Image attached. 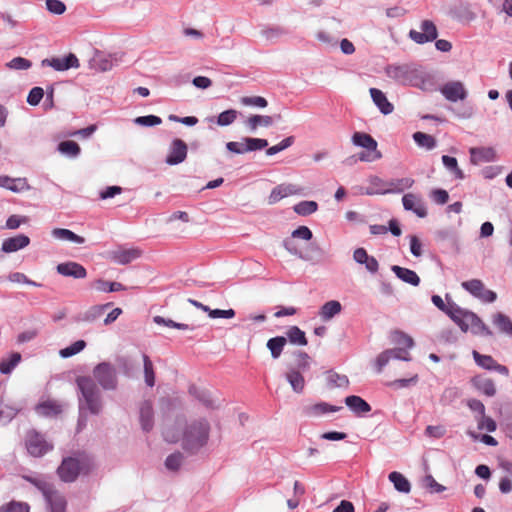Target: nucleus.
<instances>
[{
	"label": "nucleus",
	"instance_id": "nucleus-1",
	"mask_svg": "<svg viewBox=\"0 0 512 512\" xmlns=\"http://www.w3.org/2000/svg\"><path fill=\"white\" fill-rule=\"evenodd\" d=\"M76 384L82 396L80 398V410L87 409L91 414H99L103 404L95 380L90 376H79L76 378Z\"/></svg>",
	"mask_w": 512,
	"mask_h": 512
},
{
	"label": "nucleus",
	"instance_id": "nucleus-2",
	"mask_svg": "<svg viewBox=\"0 0 512 512\" xmlns=\"http://www.w3.org/2000/svg\"><path fill=\"white\" fill-rule=\"evenodd\" d=\"M210 425L207 420H195L187 424L182 434L185 450L194 452L206 445L209 439Z\"/></svg>",
	"mask_w": 512,
	"mask_h": 512
},
{
	"label": "nucleus",
	"instance_id": "nucleus-3",
	"mask_svg": "<svg viewBox=\"0 0 512 512\" xmlns=\"http://www.w3.org/2000/svg\"><path fill=\"white\" fill-rule=\"evenodd\" d=\"M386 73L388 77L401 84L411 85L421 89H426L429 81L421 69L412 65L389 66L386 69Z\"/></svg>",
	"mask_w": 512,
	"mask_h": 512
},
{
	"label": "nucleus",
	"instance_id": "nucleus-4",
	"mask_svg": "<svg viewBox=\"0 0 512 512\" xmlns=\"http://www.w3.org/2000/svg\"><path fill=\"white\" fill-rule=\"evenodd\" d=\"M92 467L91 459L85 453L76 457H66L57 469L59 478L64 482H73L80 473H87Z\"/></svg>",
	"mask_w": 512,
	"mask_h": 512
},
{
	"label": "nucleus",
	"instance_id": "nucleus-5",
	"mask_svg": "<svg viewBox=\"0 0 512 512\" xmlns=\"http://www.w3.org/2000/svg\"><path fill=\"white\" fill-rule=\"evenodd\" d=\"M25 479L42 492L49 505L50 512H65L66 500L64 496L56 491L50 483L32 477H25Z\"/></svg>",
	"mask_w": 512,
	"mask_h": 512
},
{
	"label": "nucleus",
	"instance_id": "nucleus-6",
	"mask_svg": "<svg viewBox=\"0 0 512 512\" xmlns=\"http://www.w3.org/2000/svg\"><path fill=\"white\" fill-rule=\"evenodd\" d=\"M355 145L367 149L366 152L359 154V160L363 162H372L379 160L382 157L381 152L377 149L376 140L367 133L355 132L352 137Z\"/></svg>",
	"mask_w": 512,
	"mask_h": 512
},
{
	"label": "nucleus",
	"instance_id": "nucleus-7",
	"mask_svg": "<svg viewBox=\"0 0 512 512\" xmlns=\"http://www.w3.org/2000/svg\"><path fill=\"white\" fill-rule=\"evenodd\" d=\"M296 357L298 361L297 369H290L286 373V379L294 392L302 393L305 387V380L301 371H305L309 368L310 357L305 352H298Z\"/></svg>",
	"mask_w": 512,
	"mask_h": 512
},
{
	"label": "nucleus",
	"instance_id": "nucleus-8",
	"mask_svg": "<svg viewBox=\"0 0 512 512\" xmlns=\"http://www.w3.org/2000/svg\"><path fill=\"white\" fill-rule=\"evenodd\" d=\"M25 445L28 453L33 457H41L53 449V444L36 430L26 433Z\"/></svg>",
	"mask_w": 512,
	"mask_h": 512
},
{
	"label": "nucleus",
	"instance_id": "nucleus-9",
	"mask_svg": "<svg viewBox=\"0 0 512 512\" xmlns=\"http://www.w3.org/2000/svg\"><path fill=\"white\" fill-rule=\"evenodd\" d=\"M93 376L103 389L113 390L117 386L116 370L109 363L98 364L93 370Z\"/></svg>",
	"mask_w": 512,
	"mask_h": 512
},
{
	"label": "nucleus",
	"instance_id": "nucleus-10",
	"mask_svg": "<svg viewBox=\"0 0 512 512\" xmlns=\"http://www.w3.org/2000/svg\"><path fill=\"white\" fill-rule=\"evenodd\" d=\"M461 286L474 297L479 298L483 302L492 303L497 298L496 293L492 290L486 289L484 283L479 279L464 281L462 282Z\"/></svg>",
	"mask_w": 512,
	"mask_h": 512
},
{
	"label": "nucleus",
	"instance_id": "nucleus-11",
	"mask_svg": "<svg viewBox=\"0 0 512 512\" xmlns=\"http://www.w3.org/2000/svg\"><path fill=\"white\" fill-rule=\"evenodd\" d=\"M421 31L410 30L409 37L417 44H424L434 41L437 36L436 25L431 20H424L420 25Z\"/></svg>",
	"mask_w": 512,
	"mask_h": 512
},
{
	"label": "nucleus",
	"instance_id": "nucleus-12",
	"mask_svg": "<svg viewBox=\"0 0 512 512\" xmlns=\"http://www.w3.org/2000/svg\"><path fill=\"white\" fill-rule=\"evenodd\" d=\"M304 189L292 183H283L274 187L268 197L269 204H275L279 202L281 199L294 196V195H302Z\"/></svg>",
	"mask_w": 512,
	"mask_h": 512
},
{
	"label": "nucleus",
	"instance_id": "nucleus-13",
	"mask_svg": "<svg viewBox=\"0 0 512 512\" xmlns=\"http://www.w3.org/2000/svg\"><path fill=\"white\" fill-rule=\"evenodd\" d=\"M42 66H49L56 71H65L70 68H78L79 60L75 54L69 53L63 58L54 57L51 59H44L41 62Z\"/></svg>",
	"mask_w": 512,
	"mask_h": 512
},
{
	"label": "nucleus",
	"instance_id": "nucleus-14",
	"mask_svg": "<svg viewBox=\"0 0 512 512\" xmlns=\"http://www.w3.org/2000/svg\"><path fill=\"white\" fill-rule=\"evenodd\" d=\"M442 95L451 102L464 100L467 96V91L460 81H450L445 83L440 89Z\"/></svg>",
	"mask_w": 512,
	"mask_h": 512
},
{
	"label": "nucleus",
	"instance_id": "nucleus-15",
	"mask_svg": "<svg viewBox=\"0 0 512 512\" xmlns=\"http://www.w3.org/2000/svg\"><path fill=\"white\" fill-rule=\"evenodd\" d=\"M187 157V145L181 139H174L170 146L166 163L169 165H177L182 163Z\"/></svg>",
	"mask_w": 512,
	"mask_h": 512
},
{
	"label": "nucleus",
	"instance_id": "nucleus-16",
	"mask_svg": "<svg viewBox=\"0 0 512 512\" xmlns=\"http://www.w3.org/2000/svg\"><path fill=\"white\" fill-rule=\"evenodd\" d=\"M56 270L62 276L73 277L75 279H83L87 276L85 267L73 261L58 264Z\"/></svg>",
	"mask_w": 512,
	"mask_h": 512
},
{
	"label": "nucleus",
	"instance_id": "nucleus-17",
	"mask_svg": "<svg viewBox=\"0 0 512 512\" xmlns=\"http://www.w3.org/2000/svg\"><path fill=\"white\" fill-rule=\"evenodd\" d=\"M142 251L139 248H119L111 252V259L121 265H126L139 257H141Z\"/></svg>",
	"mask_w": 512,
	"mask_h": 512
},
{
	"label": "nucleus",
	"instance_id": "nucleus-18",
	"mask_svg": "<svg viewBox=\"0 0 512 512\" xmlns=\"http://www.w3.org/2000/svg\"><path fill=\"white\" fill-rule=\"evenodd\" d=\"M402 203L404 209L413 211L418 217L424 218L427 216L425 204L422 199L415 194H405L402 198Z\"/></svg>",
	"mask_w": 512,
	"mask_h": 512
},
{
	"label": "nucleus",
	"instance_id": "nucleus-19",
	"mask_svg": "<svg viewBox=\"0 0 512 512\" xmlns=\"http://www.w3.org/2000/svg\"><path fill=\"white\" fill-rule=\"evenodd\" d=\"M29 243L30 239L28 236L24 234H19L14 237L5 239L2 242L1 250L4 253H12L27 247Z\"/></svg>",
	"mask_w": 512,
	"mask_h": 512
},
{
	"label": "nucleus",
	"instance_id": "nucleus-20",
	"mask_svg": "<svg viewBox=\"0 0 512 512\" xmlns=\"http://www.w3.org/2000/svg\"><path fill=\"white\" fill-rule=\"evenodd\" d=\"M63 411V405L55 399H47L36 406L39 415L50 417L57 416Z\"/></svg>",
	"mask_w": 512,
	"mask_h": 512
},
{
	"label": "nucleus",
	"instance_id": "nucleus-21",
	"mask_svg": "<svg viewBox=\"0 0 512 512\" xmlns=\"http://www.w3.org/2000/svg\"><path fill=\"white\" fill-rule=\"evenodd\" d=\"M413 184L414 180L412 178L393 179L385 181V184L382 185L384 188L379 191L385 192V194L400 193L405 189L411 188Z\"/></svg>",
	"mask_w": 512,
	"mask_h": 512
},
{
	"label": "nucleus",
	"instance_id": "nucleus-22",
	"mask_svg": "<svg viewBox=\"0 0 512 512\" xmlns=\"http://www.w3.org/2000/svg\"><path fill=\"white\" fill-rule=\"evenodd\" d=\"M0 186L16 193L30 188L26 178H10L8 176H0Z\"/></svg>",
	"mask_w": 512,
	"mask_h": 512
},
{
	"label": "nucleus",
	"instance_id": "nucleus-23",
	"mask_svg": "<svg viewBox=\"0 0 512 512\" xmlns=\"http://www.w3.org/2000/svg\"><path fill=\"white\" fill-rule=\"evenodd\" d=\"M369 92L373 102L383 114L387 115L393 112V105L388 101L387 97L381 90L377 88H370Z\"/></svg>",
	"mask_w": 512,
	"mask_h": 512
},
{
	"label": "nucleus",
	"instance_id": "nucleus-24",
	"mask_svg": "<svg viewBox=\"0 0 512 512\" xmlns=\"http://www.w3.org/2000/svg\"><path fill=\"white\" fill-rule=\"evenodd\" d=\"M391 270L395 273V275L401 279L403 282L408 283L413 286H418L420 284V278L417 273L408 268H403L398 265H393Z\"/></svg>",
	"mask_w": 512,
	"mask_h": 512
},
{
	"label": "nucleus",
	"instance_id": "nucleus-25",
	"mask_svg": "<svg viewBox=\"0 0 512 512\" xmlns=\"http://www.w3.org/2000/svg\"><path fill=\"white\" fill-rule=\"evenodd\" d=\"M345 404L356 414L361 415L371 411L368 402L359 396L351 395L345 398Z\"/></svg>",
	"mask_w": 512,
	"mask_h": 512
},
{
	"label": "nucleus",
	"instance_id": "nucleus-26",
	"mask_svg": "<svg viewBox=\"0 0 512 512\" xmlns=\"http://www.w3.org/2000/svg\"><path fill=\"white\" fill-rule=\"evenodd\" d=\"M140 423L146 432L153 428V407L149 401H144L140 406Z\"/></svg>",
	"mask_w": 512,
	"mask_h": 512
},
{
	"label": "nucleus",
	"instance_id": "nucleus-27",
	"mask_svg": "<svg viewBox=\"0 0 512 512\" xmlns=\"http://www.w3.org/2000/svg\"><path fill=\"white\" fill-rule=\"evenodd\" d=\"M472 383L477 390H479L486 396L491 397L496 394L494 382L490 378L478 375L472 379Z\"/></svg>",
	"mask_w": 512,
	"mask_h": 512
},
{
	"label": "nucleus",
	"instance_id": "nucleus-28",
	"mask_svg": "<svg viewBox=\"0 0 512 512\" xmlns=\"http://www.w3.org/2000/svg\"><path fill=\"white\" fill-rule=\"evenodd\" d=\"M286 339L293 345L306 346L308 340L306 334L298 326H290L286 331Z\"/></svg>",
	"mask_w": 512,
	"mask_h": 512
},
{
	"label": "nucleus",
	"instance_id": "nucleus-29",
	"mask_svg": "<svg viewBox=\"0 0 512 512\" xmlns=\"http://www.w3.org/2000/svg\"><path fill=\"white\" fill-rule=\"evenodd\" d=\"M492 322L501 333L512 337V321L507 315L498 312L493 315Z\"/></svg>",
	"mask_w": 512,
	"mask_h": 512
},
{
	"label": "nucleus",
	"instance_id": "nucleus-30",
	"mask_svg": "<svg viewBox=\"0 0 512 512\" xmlns=\"http://www.w3.org/2000/svg\"><path fill=\"white\" fill-rule=\"evenodd\" d=\"M342 306L339 301L331 300L326 302L320 309L319 315L320 317L328 321L333 318L335 315L341 312Z\"/></svg>",
	"mask_w": 512,
	"mask_h": 512
},
{
	"label": "nucleus",
	"instance_id": "nucleus-31",
	"mask_svg": "<svg viewBox=\"0 0 512 512\" xmlns=\"http://www.w3.org/2000/svg\"><path fill=\"white\" fill-rule=\"evenodd\" d=\"M286 343H287L286 337H284V336H277V337L270 338L267 341L266 345H267V348L271 352V356L274 359H277V358L280 357V355H281V353H282Z\"/></svg>",
	"mask_w": 512,
	"mask_h": 512
},
{
	"label": "nucleus",
	"instance_id": "nucleus-32",
	"mask_svg": "<svg viewBox=\"0 0 512 512\" xmlns=\"http://www.w3.org/2000/svg\"><path fill=\"white\" fill-rule=\"evenodd\" d=\"M389 480L393 483L395 489L402 493H409L411 490L410 482L400 473L391 472L389 474Z\"/></svg>",
	"mask_w": 512,
	"mask_h": 512
},
{
	"label": "nucleus",
	"instance_id": "nucleus-33",
	"mask_svg": "<svg viewBox=\"0 0 512 512\" xmlns=\"http://www.w3.org/2000/svg\"><path fill=\"white\" fill-rule=\"evenodd\" d=\"M471 162L478 164L481 162H489L493 159V150L489 148H471Z\"/></svg>",
	"mask_w": 512,
	"mask_h": 512
},
{
	"label": "nucleus",
	"instance_id": "nucleus-34",
	"mask_svg": "<svg viewBox=\"0 0 512 512\" xmlns=\"http://www.w3.org/2000/svg\"><path fill=\"white\" fill-rule=\"evenodd\" d=\"M52 235L57 239L71 241L77 244H83L85 242V239L82 236H79L71 230L64 228H55L52 231Z\"/></svg>",
	"mask_w": 512,
	"mask_h": 512
},
{
	"label": "nucleus",
	"instance_id": "nucleus-35",
	"mask_svg": "<svg viewBox=\"0 0 512 512\" xmlns=\"http://www.w3.org/2000/svg\"><path fill=\"white\" fill-rule=\"evenodd\" d=\"M20 411V407L1 402L0 403V425L10 422Z\"/></svg>",
	"mask_w": 512,
	"mask_h": 512
},
{
	"label": "nucleus",
	"instance_id": "nucleus-36",
	"mask_svg": "<svg viewBox=\"0 0 512 512\" xmlns=\"http://www.w3.org/2000/svg\"><path fill=\"white\" fill-rule=\"evenodd\" d=\"M110 303L102 304V305H94L90 307L84 314H83V321L86 322H94L100 317L103 316L105 310L110 306Z\"/></svg>",
	"mask_w": 512,
	"mask_h": 512
},
{
	"label": "nucleus",
	"instance_id": "nucleus-37",
	"mask_svg": "<svg viewBox=\"0 0 512 512\" xmlns=\"http://www.w3.org/2000/svg\"><path fill=\"white\" fill-rule=\"evenodd\" d=\"M58 151L69 157H77L81 152V148L75 141L66 140L58 144Z\"/></svg>",
	"mask_w": 512,
	"mask_h": 512
},
{
	"label": "nucleus",
	"instance_id": "nucleus-38",
	"mask_svg": "<svg viewBox=\"0 0 512 512\" xmlns=\"http://www.w3.org/2000/svg\"><path fill=\"white\" fill-rule=\"evenodd\" d=\"M413 139L418 146L424 147L427 150H431L436 146V139L423 132H415L413 134Z\"/></svg>",
	"mask_w": 512,
	"mask_h": 512
},
{
	"label": "nucleus",
	"instance_id": "nucleus-39",
	"mask_svg": "<svg viewBox=\"0 0 512 512\" xmlns=\"http://www.w3.org/2000/svg\"><path fill=\"white\" fill-rule=\"evenodd\" d=\"M442 162L444 164V166L451 172L453 173L454 177L456 179H463L464 178V173L463 171L459 168L458 166V162H457V159L455 157H451V156H448V155H444L442 156Z\"/></svg>",
	"mask_w": 512,
	"mask_h": 512
},
{
	"label": "nucleus",
	"instance_id": "nucleus-40",
	"mask_svg": "<svg viewBox=\"0 0 512 512\" xmlns=\"http://www.w3.org/2000/svg\"><path fill=\"white\" fill-rule=\"evenodd\" d=\"M143 365H144V377L145 383L149 387H153L155 385V372L154 366L148 355H143Z\"/></svg>",
	"mask_w": 512,
	"mask_h": 512
},
{
	"label": "nucleus",
	"instance_id": "nucleus-41",
	"mask_svg": "<svg viewBox=\"0 0 512 512\" xmlns=\"http://www.w3.org/2000/svg\"><path fill=\"white\" fill-rule=\"evenodd\" d=\"M293 209L298 215L308 216L317 211L318 204L315 201H301Z\"/></svg>",
	"mask_w": 512,
	"mask_h": 512
},
{
	"label": "nucleus",
	"instance_id": "nucleus-42",
	"mask_svg": "<svg viewBox=\"0 0 512 512\" xmlns=\"http://www.w3.org/2000/svg\"><path fill=\"white\" fill-rule=\"evenodd\" d=\"M20 360L21 355L19 353H12L9 358L3 359L0 362V372L3 374L10 373Z\"/></svg>",
	"mask_w": 512,
	"mask_h": 512
},
{
	"label": "nucleus",
	"instance_id": "nucleus-43",
	"mask_svg": "<svg viewBox=\"0 0 512 512\" xmlns=\"http://www.w3.org/2000/svg\"><path fill=\"white\" fill-rule=\"evenodd\" d=\"M272 123V117L267 115H253L247 119V125L251 130H255L260 125L270 126Z\"/></svg>",
	"mask_w": 512,
	"mask_h": 512
},
{
	"label": "nucleus",
	"instance_id": "nucleus-44",
	"mask_svg": "<svg viewBox=\"0 0 512 512\" xmlns=\"http://www.w3.org/2000/svg\"><path fill=\"white\" fill-rule=\"evenodd\" d=\"M86 347V342L84 340H78L71 344L70 346L61 349L59 354L62 358H68L74 356L81 352Z\"/></svg>",
	"mask_w": 512,
	"mask_h": 512
},
{
	"label": "nucleus",
	"instance_id": "nucleus-45",
	"mask_svg": "<svg viewBox=\"0 0 512 512\" xmlns=\"http://www.w3.org/2000/svg\"><path fill=\"white\" fill-rule=\"evenodd\" d=\"M95 288L102 292H117L125 289L119 282H108L104 280H97L95 282Z\"/></svg>",
	"mask_w": 512,
	"mask_h": 512
},
{
	"label": "nucleus",
	"instance_id": "nucleus-46",
	"mask_svg": "<svg viewBox=\"0 0 512 512\" xmlns=\"http://www.w3.org/2000/svg\"><path fill=\"white\" fill-rule=\"evenodd\" d=\"M241 104L244 106H255L265 108L268 105L267 100L262 96H244L240 99Z\"/></svg>",
	"mask_w": 512,
	"mask_h": 512
},
{
	"label": "nucleus",
	"instance_id": "nucleus-47",
	"mask_svg": "<svg viewBox=\"0 0 512 512\" xmlns=\"http://www.w3.org/2000/svg\"><path fill=\"white\" fill-rule=\"evenodd\" d=\"M238 112L234 109L223 111L217 118V124L219 126H228L232 124L237 118Z\"/></svg>",
	"mask_w": 512,
	"mask_h": 512
},
{
	"label": "nucleus",
	"instance_id": "nucleus-48",
	"mask_svg": "<svg viewBox=\"0 0 512 512\" xmlns=\"http://www.w3.org/2000/svg\"><path fill=\"white\" fill-rule=\"evenodd\" d=\"M473 357L479 366L488 370H492L496 363V361L491 356L482 355L477 351H473Z\"/></svg>",
	"mask_w": 512,
	"mask_h": 512
},
{
	"label": "nucleus",
	"instance_id": "nucleus-49",
	"mask_svg": "<svg viewBox=\"0 0 512 512\" xmlns=\"http://www.w3.org/2000/svg\"><path fill=\"white\" fill-rule=\"evenodd\" d=\"M244 141L246 144L247 152L261 150L268 146V142L266 139L247 137V138H244Z\"/></svg>",
	"mask_w": 512,
	"mask_h": 512
},
{
	"label": "nucleus",
	"instance_id": "nucleus-50",
	"mask_svg": "<svg viewBox=\"0 0 512 512\" xmlns=\"http://www.w3.org/2000/svg\"><path fill=\"white\" fill-rule=\"evenodd\" d=\"M6 66L13 70H27L32 66V62L23 57H15Z\"/></svg>",
	"mask_w": 512,
	"mask_h": 512
},
{
	"label": "nucleus",
	"instance_id": "nucleus-51",
	"mask_svg": "<svg viewBox=\"0 0 512 512\" xmlns=\"http://www.w3.org/2000/svg\"><path fill=\"white\" fill-rule=\"evenodd\" d=\"M476 320L473 321V324L470 327V330L474 334L484 335V336H492L493 332L489 329L488 326L476 315Z\"/></svg>",
	"mask_w": 512,
	"mask_h": 512
},
{
	"label": "nucleus",
	"instance_id": "nucleus-52",
	"mask_svg": "<svg viewBox=\"0 0 512 512\" xmlns=\"http://www.w3.org/2000/svg\"><path fill=\"white\" fill-rule=\"evenodd\" d=\"M341 407L331 406L327 403H319L310 408V413L312 415H322L330 412H336L340 410Z\"/></svg>",
	"mask_w": 512,
	"mask_h": 512
},
{
	"label": "nucleus",
	"instance_id": "nucleus-53",
	"mask_svg": "<svg viewBox=\"0 0 512 512\" xmlns=\"http://www.w3.org/2000/svg\"><path fill=\"white\" fill-rule=\"evenodd\" d=\"M154 322L156 324H158V325H165L167 327L176 328V329H179V330H189L190 329L188 324L177 323V322H175L173 320L165 319L162 316H155L154 317Z\"/></svg>",
	"mask_w": 512,
	"mask_h": 512
},
{
	"label": "nucleus",
	"instance_id": "nucleus-54",
	"mask_svg": "<svg viewBox=\"0 0 512 512\" xmlns=\"http://www.w3.org/2000/svg\"><path fill=\"white\" fill-rule=\"evenodd\" d=\"M46 8L50 13L56 15H61L66 11V5L60 0H47Z\"/></svg>",
	"mask_w": 512,
	"mask_h": 512
},
{
	"label": "nucleus",
	"instance_id": "nucleus-55",
	"mask_svg": "<svg viewBox=\"0 0 512 512\" xmlns=\"http://www.w3.org/2000/svg\"><path fill=\"white\" fill-rule=\"evenodd\" d=\"M43 96L44 90L41 87H34L30 90L27 96V102L32 106H36L40 103Z\"/></svg>",
	"mask_w": 512,
	"mask_h": 512
},
{
	"label": "nucleus",
	"instance_id": "nucleus-56",
	"mask_svg": "<svg viewBox=\"0 0 512 512\" xmlns=\"http://www.w3.org/2000/svg\"><path fill=\"white\" fill-rule=\"evenodd\" d=\"M182 460L183 456L181 453L171 454L166 458L165 466L167 469L175 471L180 467Z\"/></svg>",
	"mask_w": 512,
	"mask_h": 512
},
{
	"label": "nucleus",
	"instance_id": "nucleus-57",
	"mask_svg": "<svg viewBox=\"0 0 512 512\" xmlns=\"http://www.w3.org/2000/svg\"><path fill=\"white\" fill-rule=\"evenodd\" d=\"M8 279L14 283L27 284V285H31V286H40V284L36 283L35 281L30 280L24 273H21V272L11 273L8 276Z\"/></svg>",
	"mask_w": 512,
	"mask_h": 512
},
{
	"label": "nucleus",
	"instance_id": "nucleus-58",
	"mask_svg": "<svg viewBox=\"0 0 512 512\" xmlns=\"http://www.w3.org/2000/svg\"><path fill=\"white\" fill-rule=\"evenodd\" d=\"M468 311L460 308L459 306L453 304V305H450L446 314L456 323L458 324L460 322V320L463 318V316L467 313Z\"/></svg>",
	"mask_w": 512,
	"mask_h": 512
},
{
	"label": "nucleus",
	"instance_id": "nucleus-59",
	"mask_svg": "<svg viewBox=\"0 0 512 512\" xmlns=\"http://www.w3.org/2000/svg\"><path fill=\"white\" fill-rule=\"evenodd\" d=\"M135 123L142 126H155L162 123V119L155 115L140 116L135 119Z\"/></svg>",
	"mask_w": 512,
	"mask_h": 512
},
{
	"label": "nucleus",
	"instance_id": "nucleus-60",
	"mask_svg": "<svg viewBox=\"0 0 512 512\" xmlns=\"http://www.w3.org/2000/svg\"><path fill=\"white\" fill-rule=\"evenodd\" d=\"M424 484L431 492L434 493H441L446 490V487L439 484L432 475L425 476Z\"/></svg>",
	"mask_w": 512,
	"mask_h": 512
},
{
	"label": "nucleus",
	"instance_id": "nucleus-61",
	"mask_svg": "<svg viewBox=\"0 0 512 512\" xmlns=\"http://www.w3.org/2000/svg\"><path fill=\"white\" fill-rule=\"evenodd\" d=\"M385 184V181L377 176L372 177L370 180V187L367 190V194L374 195V194H385V192H380L379 190L383 189L382 186Z\"/></svg>",
	"mask_w": 512,
	"mask_h": 512
},
{
	"label": "nucleus",
	"instance_id": "nucleus-62",
	"mask_svg": "<svg viewBox=\"0 0 512 512\" xmlns=\"http://www.w3.org/2000/svg\"><path fill=\"white\" fill-rule=\"evenodd\" d=\"M473 321H477L476 320V314L473 313V312H470L468 311L464 316L463 318L460 320V322L457 324L460 329L463 331V332H467L470 330V327L471 325L473 324Z\"/></svg>",
	"mask_w": 512,
	"mask_h": 512
},
{
	"label": "nucleus",
	"instance_id": "nucleus-63",
	"mask_svg": "<svg viewBox=\"0 0 512 512\" xmlns=\"http://www.w3.org/2000/svg\"><path fill=\"white\" fill-rule=\"evenodd\" d=\"M28 218L25 216L11 215L5 224L7 229H17L21 224L27 223Z\"/></svg>",
	"mask_w": 512,
	"mask_h": 512
},
{
	"label": "nucleus",
	"instance_id": "nucleus-64",
	"mask_svg": "<svg viewBox=\"0 0 512 512\" xmlns=\"http://www.w3.org/2000/svg\"><path fill=\"white\" fill-rule=\"evenodd\" d=\"M479 429H486L488 432H494L496 430V422L491 418L483 415L478 420Z\"/></svg>",
	"mask_w": 512,
	"mask_h": 512
}]
</instances>
